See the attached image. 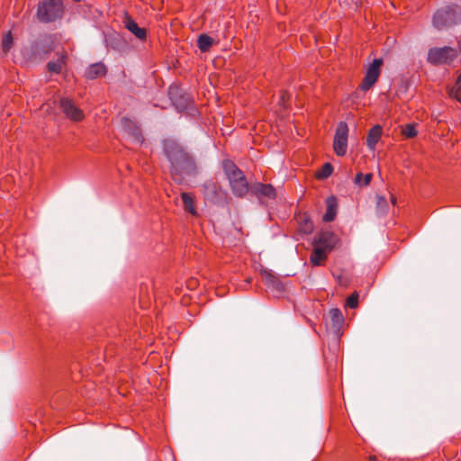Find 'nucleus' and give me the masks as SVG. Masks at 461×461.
Segmentation results:
<instances>
[{
    "instance_id": "obj_20",
    "label": "nucleus",
    "mask_w": 461,
    "mask_h": 461,
    "mask_svg": "<svg viewBox=\"0 0 461 461\" xmlns=\"http://www.w3.org/2000/svg\"><path fill=\"white\" fill-rule=\"evenodd\" d=\"M181 197L183 200L185 211L188 212L192 215H196L197 212H196V210L194 207V202L193 195L189 193H182Z\"/></svg>"
},
{
    "instance_id": "obj_18",
    "label": "nucleus",
    "mask_w": 461,
    "mask_h": 461,
    "mask_svg": "<svg viewBox=\"0 0 461 461\" xmlns=\"http://www.w3.org/2000/svg\"><path fill=\"white\" fill-rule=\"evenodd\" d=\"M328 250L325 248H321L314 245V249L310 257V262L313 266H321L327 258Z\"/></svg>"
},
{
    "instance_id": "obj_9",
    "label": "nucleus",
    "mask_w": 461,
    "mask_h": 461,
    "mask_svg": "<svg viewBox=\"0 0 461 461\" xmlns=\"http://www.w3.org/2000/svg\"><path fill=\"white\" fill-rule=\"evenodd\" d=\"M250 192L259 199L263 197L275 199L276 195V189L272 185L260 182L253 184Z\"/></svg>"
},
{
    "instance_id": "obj_26",
    "label": "nucleus",
    "mask_w": 461,
    "mask_h": 461,
    "mask_svg": "<svg viewBox=\"0 0 461 461\" xmlns=\"http://www.w3.org/2000/svg\"><path fill=\"white\" fill-rule=\"evenodd\" d=\"M460 92H461V86H454L451 88H449L448 95L450 97L455 98L456 100H457L458 102L461 103Z\"/></svg>"
},
{
    "instance_id": "obj_31",
    "label": "nucleus",
    "mask_w": 461,
    "mask_h": 461,
    "mask_svg": "<svg viewBox=\"0 0 461 461\" xmlns=\"http://www.w3.org/2000/svg\"><path fill=\"white\" fill-rule=\"evenodd\" d=\"M368 460H369V461H377V460H378V458H377V456H368Z\"/></svg>"
},
{
    "instance_id": "obj_16",
    "label": "nucleus",
    "mask_w": 461,
    "mask_h": 461,
    "mask_svg": "<svg viewBox=\"0 0 461 461\" xmlns=\"http://www.w3.org/2000/svg\"><path fill=\"white\" fill-rule=\"evenodd\" d=\"M383 129L380 125H375L372 127L366 137V145L370 150H375L376 144L381 139Z\"/></svg>"
},
{
    "instance_id": "obj_3",
    "label": "nucleus",
    "mask_w": 461,
    "mask_h": 461,
    "mask_svg": "<svg viewBox=\"0 0 461 461\" xmlns=\"http://www.w3.org/2000/svg\"><path fill=\"white\" fill-rule=\"evenodd\" d=\"M63 12L61 0H42L38 5L37 17L41 23H50L61 18Z\"/></svg>"
},
{
    "instance_id": "obj_2",
    "label": "nucleus",
    "mask_w": 461,
    "mask_h": 461,
    "mask_svg": "<svg viewBox=\"0 0 461 461\" xmlns=\"http://www.w3.org/2000/svg\"><path fill=\"white\" fill-rule=\"evenodd\" d=\"M223 170L232 194L239 198L245 197L250 187L244 173L230 160L223 162Z\"/></svg>"
},
{
    "instance_id": "obj_4",
    "label": "nucleus",
    "mask_w": 461,
    "mask_h": 461,
    "mask_svg": "<svg viewBox=\"0 0 461 461\" xmlns=\"http://www.w3.org/2000/svg\"><path fill=\"white\" fill-rule=\"evenodd\" d=\"M457 57V50L452 47L431 48L427 60L432 65L449 64Z\"/></svg>"
},
{
    "instance_id": "obj_30",
    "label": "nucleus",
    "mask_w": 461,
    "mask_h": 461,
    "mask_svg": "<svg viewBox=\"0 0 461 461\" xmlns=\"http://www.w3.org/2000/svg\"><path fill=\"white\" fill-rule=\"evenodd\" d=\"M456 86H461V74L457 77Z\"/></svg>"
},
{
    "instance_id": "obj_19",
    "label": "nucleus",
    "mask_w": 461,
    "mask_h": 461,
    "mask_svg": "<svg viewBox=\"0 0 461 461\" xmlns=\"http://www.w3.org/2000/svg\"><path fill=\"white\" fill-rule=\"evenodd\" d=\"M337 213V202L336 198L334 196H330L327 199V209L326 212L324 213L322 220L325 222H330L332 221Z\"/></svg>"
},
{
    "instance_id": "obj_27",
    "label": "nucleus",
    "mask_w": 461,
    "mask_h": 461,
    "mask_svg": "<svg viewBox=\"0 0 461 461\" xmlns=\"http://www.w3.org/2000/svg\"><path fill=\"white\" fill-rule=\"evenodd\" d=\"M357 303H358V294L357 292H355L348 297L347 305L349 308L354 309L357 306Z\"/></svg>"
},
{
    "instance_id": "obj_10",
    "label": "nucleus",
    "mask_w": 461,
    "mask_h": 461,
    "mask_svg": "<svg viewBox=\"0 0 461 461\" xmlns=\"http://www.w3.org/2000/svg\"><path fill=\"white\" fill-rule=\"evenodd\" d=\"M337 243V238L331 231H321L315 239L314 245L325 248L328 251L333 249Z\"/></svg>"
},
{
    "instance_id": "obj_8",
    "label": "nucleus",
    "mask_w": 461,
    "mask_h": 461,
    "mask_svg": "<svg viewBox=\"0 0 461 461\" xmlns=\"http://www.w3.org/2000/svg\"><path fill=\"white\" fill-rule=\"evenodd\" d=\"M262 280L267 287L272 291L282 293L285 291V287L280 278L273 273L272 270L263 268L260 270Z\"/></svg>"
},
{
    "instance_id": "obj_29",
    "label": "nucleus",
    "mask_w": 461,
    "mask_h": 461,
    "mask_svg": "<svg viewBox=\"0 0 461 461\" xmlns=\"http://www.w3.org/2000/svg\"><path fill=\"white\" fill-rule=\"evenodd\" d=\"M301 229L304 233H311L313 229V223L307 218L303 219Z\"/></svg>"
},
{
    "instance_id": "obj_6",
    "label": "nucleus",
    "mask_w": 461,
    "mask_h": 461,
    "mask_svg": "<svg viewBox=\"0 0 461 461\" xmlns=\"http://www.w3.org/2000/svg\"><path fill=\"white\" fill-rule=\"evenodd\" d=\"M348 127L345 122H339L337 126L334 140L333 149L337 156L343 157L348 149Z\"/></svg>"
},
{
    "instance_id": "obj_13",
    "label": "nucleus",
    "mask_w": 461,
    "mask_h": 461,
    "mask_svg": "<svg viewBox=\"0 0 461 461\" xmlns=\"http://www.w3.org/2000/svg\"><path fill=\"white\" fill-rule=\"evenodd\" d=\"M331 329L336 335H339L344 324V316L339 308H332L329 312Z\"/></svg>"
},
{
    "instance_id": "obj_17",
    "label": "nucleus",
    "mask_w": 461,
    "mask_h": 461,
    "mask_svg": "<svg viewBox=\"0 0 461 461\" xmlns=\"http://www.w3.org/2000/svg\"><path fill=\"white\" fill-rule=\"evenodd\" d=\"M452 14L449 11L439 10L433 16V25L437 29H442L449 23Z\"/></svg>"
},
{
    "instance_id": "obj_12",
    "label": "nucleus",
    "mask_w": 461,
    "mask_h": 461,
    "mask_svg": "<svg viewBox=\"0 0 461 461\" xmlns=\"http://www.w3.org/2000/svg\"><path fill=\"white\" fill-rule=\"evenodd\" d=\"M107 73L106 66L102 62H96L88 66L85 71V77L88 80H94L105 76Z\"/></svg>"
},
{
    "instance_id": "obj_7",
    "label": "nucleus",
    "mask_w": 461,
    "mask_h": 461,
    "mask_svg": "<svg viewBox=\"0 0 461 461\" xmlns=\"http://www.w3.org/2000/svg\"><path fill=\"white\" fill-rule=\"evenodd\" d=\"M59 106L64 114L73 122H81L84 119V113L68 98H61Z\"/></svg>"
},
{
    "instance_id": "obj_25",
    "label": "nucleus",
    "mask_w": 461,
    "mask_h": 461,
    "mask_svg": "<svg viewBox=\"0 0 461 461\" xmlns=\"http://www.w3.org/2000/svg\"><path fill=\"white\" fill-rule=\"evenodd\" d=\"M402 133L408 139H411V138H414L417 136L418 134V131L416 130V127H415V124L413 123H409V124H406L402 129Z\"/></svg>"
},
{
    "instance_id": "obj_28",
    "label": "nucleus",
    "mask_w": 461,
    "mask_h": 461,
    "mask_svg": "<svg viewBox=\"0 0 461 461\" xmlns=\"http://www.w3.org/2000/svg\"><path fill=\"white\" fill-rule=\"evenodd\" d=\"M289 99H290L289 93L286 92V91H281L280 95H279V102H278V104L281 106H283L284 108H286L287 102L289 101Z\"/></svg>"
},
{
    "instance_id": "obj_21",
    "label": "nucleus",
    "mask_w": 461,
    "mask_h": 461,
    "mask_svg": "<svg viewBox=\"0 0 461 461\" xmlns=\"http://www.w3.org/2000/svg\"><path fill=\"white\" fill-rule=\"evenodd\" d=\"M213 44V40L207 34H200L197 38V46L202 52L208 51Z\"/></svg>"
},
{
    "instance_id": "obj_11",
    "label": "nucleus",
    "mask_w": 461,
    "mask_h": 461,
    "mask_svg": "<svg viewBox=\"0 0 461 461\" xmlns=\"http://www.w3.org/2000/svg\"><path fill=\"white\" fill-rule=\"evenodd\" d=\"M124 131L132 138L138 144H141L144 140L140 129L130 119L123 118L122 120Z\"/></svg>"
},
{
    "instance_id": "obj_15",
    "label": "nucleus",
    "mask_w": 461,
    "mask_h": 461,
    "mask_svg": "<svg viewBox=\"0 0 461 461\" xmlns=\"http://www.w3.org/2000/svg\"><path fill=\"white\" fill-rule=\"evenodd\" d=\"M124 26L139 40H145L147 37V32L144 28L138 26L137 23L130 16H126L124 19Z\"/></svg>"
},
{
    "instance_id": "obj_23",
    "label": "nucleus",
    "mask_w": 461,
    "mask_h": 461,
    "mask_svg": "<svg viewBox=\"0 0 461 461\" xmlns=\"http://www.w3.org/2000/svg\"><path fill=\"white\" fill-rule=\"evenodd\" d=\"M333 172V167L330 163H325L320 170H318L315 174L316 178L318 179H326L328 178Z\"/></svg>"
},
{
    "instance_id": "obj_14",
    "label": "nucleus",
    "mask_w": 461,
    "mask_h": 461,
    "mask_svg": "<svg viewBox=\"0 0 461 461\" xmlns=\"http://www.w3.org/2000/svg\"><path fill=\"white\" fill-rule=\"evenodd\" d=\"M56 59L48 62L47 68L50 73L59 74L67 65V55L65 53H57Z\"/></svg>"
},
{
    "instance_id": "obj_1",
    "label": "nucleus",
    "mask_w": 461,
    "mask_h": 461,
    "mask_svg": "<svg viewBox=\"0 0 461 461\" xmlns=\"http://www.w3.org/2000/svg\"><path fill=\"white\" fill-rule=\"evenodd\" d=\"M163 151L170 163V174L176 182L182 183L185 176L196 175L197 166L194 158L176 140H164Z\"/></svg>"
},
{
    "instance_id": "obj_22",
    "label": "nucleus",
    "mask_w": 461,
    "mask_h": 461,
    "mask_svg": "<svg viewBox=\"0 0 461 461\" xmlns=\"http://www.w3.org/2000/svg\"><path fill=\"white\" fill-rule=\"evenodd\" d=\"M14 39L12 36L11 32H6L3 39H2V44H1V50L4 55H6L8 51L13 47Z\"/></svg>"
},
{
    "instance_id": "obj_24",
    "label": "nucleus",
    "mask_w": 461,
    "mask_h": 461,
    "mask_svg": "<svg viewBox=\"0 0 461 461\" xmlns=\"http://www.w3.org/2000/svg\"><path fill=\"white\" fill-rule=\"evenodd\" d=\"M372 180V174L368 173L363 175L362 173H357L355 177V183L359 185H368Z\"/></svg>"
},
{
    "instance_id": "obj_5",
    "label": "nucleus",
    "mask_w": 461,
    "mask_h": 461,
    "mask_svg": "<svg viewBox=\"0 0 461 461\" xmlns=\"http://www.w3.org/2000/svg\"><path fill=\"white\" fill-rule=\"evenodd\" d=\"M383 59H375L366 68L365 77L358 86V89L366 92L374 86L381 75V68L383 66Z\"/></svg>"
}]
</instances>
